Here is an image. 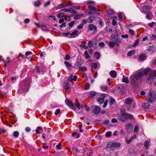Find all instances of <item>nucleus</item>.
<instances>
[{
    "instance_id": "obj_44",
    "label": "nucleus",
    "mask_w": 156,
    "mask_h": 156,
    "mask_svg": "<svg viewBox=\"0 0 156 156\" xmlns=\"http://www.w3.org/2000/svg\"><path fill=\"white\" fill-rule=\"evenodd\" d=\"M96 94V93L94 91H91L90 93V96L91 97H93Z\"/></svg>"
},
{
    "instance_id": "obj_35",
    "label": "nucleus",
    "mask_w": 156,
    "mask_h": 156,
    "mask_svg": "<svg viewBox=\"0 0 156 156\" xmlns=\"http://www.w3.org/2000/svg\"><path fill=\"white\" fill-rule=\"evenodd\" d=\"M144 146L146 149H147L149 146V142L148 140L145 141L144 143Z\"/></svg>"
},
{
    "instance_id": "obj_49",
    "label": "nucleus",
    "mask_w": 156,
    "mask_h": 156,
    "mask_svg": "<svg viewBox=\"0 0 156 156\" xmlns=\"http://www.w3.org/2000/svg\"><path fill=\"white\" fill-rule=\"evenodd\" d=\"M132 140L131 138L129 140H128L127 137H126V141L127 144H129Z\"/></svg>"
},
{
    "instance_id": "obj_30",
    "label": "nucleus",
    "mask_w": 156,
    "mask_h": 156,
    "mask_svg": "<svg viewBox=\"0 0 156 156\" xmlns=\"http://www.w3.org/2000/svg\"><path fill=\"white\" fill-rule=\"evenodd\" d=\"M95 2L93 1H89L87 2V5L89 8V6L90 5L91 6H94V5H95Z\"/></svg>"
},
{
    "instance_id": "obj_42",
    "label": "nucleus",
    "mask_w": 156,
    "mask_h": 156,
    "mask_svg": "<svg viewBox=\"0 0 156 156\" xmlns=\"http://www.w3.org/2000/svg\"><path fill=\"white\" fill-rule=\"evenodd\" d=\"M76 135V138H78L80 137V135L78 134L77 132H73L72 134V136H75Z\"/></svg>"
},
{
    "instance_id": "obj_24",
    "label": "nucleus",
    "mask_w": 156,
    "mask_h": 156,
    "mask_svg": "<svg viewBox=\"0 0 156 156\" xmlns=\"http://www.w3.org/2000/svg\"><path fill=\"white\" fill-rule=\"evenodd\" d=\"M123 78L122 80V81L123 82L128 83L129 82V80H128V77L124 76V75L123 76Z\"/></svg>"
},
{
    "instance_id": "obj_50",
    "label": "nucleus",
    "mask_w": 156,
    "mask_h": 156,
    "mask_svg": "<svg viewBox=\"0 0 156 156\" xmlns=\"http://www.w3.org/2000/svg\"><path fill=\"white\" fill-rule=\"evenodd\" d=\"M75 24L74 21H72L70 22L69 24V26L70 27H72Z\"/></svg>"
},
{
    "instance_id": "obj_11",
    "label": "nucleus",
    "mask_w": 156,
    "mask_h": 156,
    "mask_svg": "<svg viewBox=\"0 0 156 156\" xmlns=\"http://www.w3.org/2000/svg\"><path fill=\"white\" fill-rule=\"evenodd\" d=\"M143 75L144 73L143 72L141 71L139 72L135 76L136 78V80H139L140 79Z\"/></svg>"
},
{
    "instance_id": "obj_43",
    "label": "nucleus",
    "mask_w": 156,
    "mask_h": 156,
    "mask_svg": "<svg viewBox=\"0 0 156 156\" xmlns=\"http://www.w3.org/2000/svg\"><path fill=\"white\" fill-rule=\"evenodd\" d=\"M97 101L99 102L100 104H102L104 101V99L101 98H97Z\"/></svg>"
},
{
    "instance_id": "obj_7",
    "label": "nucleus",
    "mask_w": 156,
    "mask_h": 156,
    "mask_svg": "<svg viewBox=\"0 0 156 156\" xmlns=\"http://www.w3.org/2000/svg\"><path fill=\"white\" fill-rule=\"evenodd\" d=\"M125 127L127 132L130 133L132 131V125L131 123H128L126 124Z\"/></svg>"
},
{
    "instance_id": "obj_1",
    "label": "nucleus",
    "mask_w": 156,
    "mask_h": 156,
    "mask_svg": "<svg viewBox=\"0 0 156 156\" xmlns=\"http://www.w3.org/2000/svg\"><path fill=\"white\" fill-rule=\"evenodd\" d=\"M116 117L118 120L122 122H126L128 120H131L134 119L133 115L132 114L126 113L124 107L120 108V115L117 114Z\"/></svg>"
},
{
    "instance_id": "obj_61",
    "label": "nucleus",
    "mask_w": 156,
    "mask_h": 156,
    "mask_svg": "<svg viewBox=\"0 0 156 156\" xmlns=\"http://www.w3.org/2000/svg\"><path fill=\"white\" fill-rule=\"evenodd\" d=\"M129 31L131 34L133 35H134L135 32L133 30H132L131 29H129Z\"/></svg>"
},
{
    "instance_id": "obj_10",
    "label": "nucleus",
    "mask_w": 156,
    "mask_h": 156,
    "mask_svg": "<svg viewBox=\"0 0 156 156\" xmlns=\"http://www.w3.org/2000/svg\"><path fill=\"white\" fill-rule=\"evenodd\" d=\"M88 29L90 31H96L97 28L96 26L92 24H90L88 27Z\"/></svg>"
},
{
    "instance_id": "obj_26",
    "label": "nucleus",
    "mask_w": 156,
    "mask_h": 156,
    "mask_svg": "<svg viewBox=\"0 0 156 156\" xmlns=\"http://www.w3.org/2000/svg\"><path fill=\"white\" fill-rule=\"evenodd\" d=\"M76 107L77 108L80 109V104H79V102L77 103H75L74 104H73V106H72L73 108H75Z\"/></svg>"
},
{
    "instance_id": "obj_40",
    "label": "nucleus",
    "mask_w": 156,
    "mask_h": 156,
    "mask_svg": "<svg viewBox=\"0 0 156 156\" xmlns=\"http://www.w3.org/2000/svg\"><path fill=\"white\" fill-rule=\"evenodd\" d=\"M93 45V41H88L87 47L88 48H91Z\"/></svg>"
},
{
    "instance_id": "obj_8",
    "label": "nucleus",
    "mask_w": 156,
    "mask_h": 156,
    "mask_svg": "<svg viewBox=\"0 0 156 156\" xmlns=\"http://www.w3.org/2000/svg\"><path fill=\"white\" fill-rule=\"evenodd\" d=\"M23 85L22 86H24L25 87H30V80L29 79H26L23 81Z\"/></svg>"
},
{
    "instance_id": "obj_39",
    "label": "nucleus",
    "mask_w": 156,
    "mask_h": 156,
    "mask_svg": "<svg viewBox=\"0 0 156 156\" xmlns=\"http://www.w3.org/2000/svg\"><path fill=\"white\" fill-rule=\"evenodd\" d=\"M19 134V132L17 131H15L13 133V136L15 138L18 137Z\"/></svg>"
},
{
    "instance_id": "obj_22",
    "label": "nucleus",
    "mask_w": 156,
    "mask_h": 156,
    "mask_svg": "<svg viewBox=\"0 0 156 156\" xmlns=\"http://www.w3.org/2000/svg\"><path fill=\"white\" fill-rule=\"evenodd\" d=\"M64 64L68 69H71L72 65L70 63L67 61H65Z\"/></svg>"
},
{
    "instance_id": "obj_34",
    "label": "nucleus",
    "mask_w": 156,
    "mask_h": 156,
    "mask_svg": "<svg viewBox=\"0 0 156 156\" xmlns=\"http://www.w3.org/2000/svg\"><path fill=\"white\" fill-rule=\"evenodd\" d=\"M116 43L112 41H110L109 43V46L111 48H113L115 46Z\"/></svg>"
},
{
    "instance_id": "obj_58",
    "label": "nucleus",
    "mask_w": 156,
    "mask_h": 156,
    "mask_svg": "<svg viewBox=\"0 0 156 156\" xmlns=\"http://www.w3.org/2000/svg\"><path fill=\"white\" fill-rule=\"evenodd\" d=\"M73 75L72 74H71L69 76V78L68 80V81H71L73 79Z\"/></svg>"
},
{
    "instance_id": "obj_46",
    "label": "nucleus",
    "mask_w": 156,
    "mask_h": 156,
    "mask_svg": "<svg viewBox=\"0 0 156 156\" xmlns=\"http://www.w3.org/2000/svg\"><path fill=\"white\" fill-rule=\"evenodd\" d=\"M64 13L63 12H60L57 15V16L59 18H60L62 17H63L64 16Z\"/></svg>"
},
{
    "instance_id": "obj_55",
    "label": "nucleus",
    "mask_w": 156,
    "mask_h": 156,
    "mask_svg": "<svg viewBox=\"0 0 156 156\" xmlns=\"http://www.w3.org/2000/svg\"><path fill=\"white\" fill-rule=\"evenodd\" d=\"M118 17L120 21L122 20V15L121 13L119 14L118 15Z\"/></svg>"
},
{
    "instance_id": "obj_28",
    "label": "nucleus",
    "mask_w": 156,
    "mask_h": 156,
    "mask_svg": "<svg viewBox=\"0 0 156 156\" xmlns=\"http://www.w3.org/2000/svg\"><path fill=\"white\" fill-rule=\"evenodd\" d=\"M100 55L98 52L96 51L95 52L94 55V56L97 59H98L100 58Z\"/></svg>"
},
{
    "instance_id": "obj_9",
    "label": "nucleus",
    "mask_w": 156,
    "mask_h": 156,
    "mask_svg": "<svg viewBox=\"0 0 156 156\" xmlns=\"http://www.w3.org/2000/svg\"><path fill=\"white\" fill-rule=\"evenodd\" d=\"M89 9L90 10L93 11L94 14H98L99 13L98 11H100V10L97 9L94 6H91L89 5Z\"/></svg>"
},
{
    "instance_id": "obj_20",
    "label": "nucleus",
    "mask_w": 156,
    "mask_h": 156,
    "mask_svg": "<svg viewBox=\"0 0 156 156\" xmlns=\"http://www.w3.org/2000/svg\"><path fill=\"white\" fill-rule=\"evenodd\" d=\"M84 15L81 13H79L76 15H75L74 17V20H78L79 19L80 17L83 16Z\"/></svg>"
},
{
    "instance_id": "obj_51",
    "label": "nucleus",
    "mask_w": 156,
    "mask_h": 156,
    "mask_svg": "<svg viewBox=\"0 0 156 156\" xmlns=\"http://www.w3.org/2000/svg\"><path fill=\"white\" fill-rule=\"evenodd\" d=\"M97 64L96 63H94L92 64L91 65V67L94 69H96L97 67Z\"/></svg>"
},
{
    "instance_id": "obj_52",
    "label": "nucleus",
    "mask_w": 156,
    "mask_h": 156,
    "mask_svg": "<svg viewBox=\"0 0 156 156\" xmlns=\"http://www.w3.org/2000/svg\"><path fill=\"white\" fill-rule=\"evenodd\" d=\"M6 132V131L5 129L0 128V134H4Z\"/></svg>"
},
{
    "instance_id": "obj_21",
    "label": "nucleus",
    "mask_w": 156,
    "mask_h": 156,
    "mask_svg": "<svg viewBox=\"0 0 156 156\" xmlns=\"http://www.w3.org/2000/svg\"><path fill=\"white\" fill-rule=\"evenodd\" d=\"M147 58V56L144 54H140L139 56V59L141 61L146 60Z\"/></svg>"
},
{
    "instance_id": "obj_48",
    "label": "nucleus",
    "mask_w": 156,
    "mask_h": 156,
    "mask_svg": "<svg viewBox=\"0 0 156 156\" xmlns=\"http://www.w3.org/2000/svg\"><path fill=\"white\" fill-rule=\"evenodd\" d=\"M35 70H36L37 72L39 73V72L41 71V69H40V67H39V66H36V67H35Z\"/></svg>"
},
{
    "instance_id": "obj_2",
    "label": "nucleus",
    "mask_w": 156,
    "mask_h": 156,
    "mask_svg": "<svg viewBox=\"0 0 156 156\" xmlns=\"http://www.w3.org/2000/svg\"><path fill=\"white\" fill-rule=\"evenodd\" d=\"M143 72L145 75H147L149 74L148 76L147 79L146 81L149 84H151L156 76V71L154 70H151V69L147 68L144 70Z\"/></svg>"
},
{
    "instance_id": "obj_62",
    "label": "nucleus",
    "mask_w": 156,
    "mask_h": 156,
    "mask_svg": "<svg viewBox=\"0 0 156 156\" xmlns=\"http://www.w3.org/2000/svg\"><path fill=\"white\" fill-rule=\"evenodd\" d=\"M139 130V127L138 126H136L134 128V132H138Z\"/></svg>"
},
{
    "instance_id": "obj_3",
    "label": "nucleus",
    "mask_w": 156,
    "mask_h": 156,
    "mask_svg": "<svg viewBox=\"0 0 156 156\" xmlns=\"http://www.w3.org/2000/svg\"><path fill=\"white\" fill-rule=\"evenodd\" d=\"M147 100L150 102L156 101V93L153 92L152 89H150L149 91V94L147 97Z\"/></svg>"
},
{
    "instance_id": "obj_64",
    "label": "nucleus",
    "mask_w": 156,
    "mask_h": 156,
    "mask_svg": "<svg viewBox=\"0 0 156 156\" xmlns=\"http://www.w3.org/2000/svg\"><path fill=\"white\" fill-rule=\"evenodd\" d=\"M117 120L115 118H113L112 119V122L113 123H115L117 122Z\"/></svg>"
},
{
    "instance_id": "obj_16",
    "label": "nucleus",
    "mask_w": 156,
    "mask_h": 156,
    "mask_svg": "<svg viewBox=\"0 0 156 156\" xmlns=\"http://www.w3.org/2000/svg\"><path fill=\"white\" fill-rule=\"evenodd\" d=\"M150 9L151 7L150 6H145L143 7L142 10L144 12L146 13Z\"/></svg>"
},
{
    "instance_id": "obj_54",
    "label": "nucleus",
    "mask_w": 156,
    "mask_h": 156,
    "mask_svg": "<svg viewBox=\"0 0 156 156\" xmlns=\"http://www.w3.org/2000/svg\"><path fill=\"white\" fill-rule=\"evenodd\" d=\"M90 85L89 83H87L86 86V87L84 88V90H87L89 89Z\"/></svg>"
},
{
    "instance_id": "obj_18",
    "label": "nucleus",
    "mask_w": 156,
    "mask_h": 156,
    "mask_svg": "<svg viewBox=\"0 0 156 156\" xmlns=\"http://www.w3.org/2000/svg\"><path fill=\"white\" fill-rule=\"evenodd\" d=\"M100 111V108L98 106H96L94 109V113L95 114H98Z\"/></svg>"
},
{
    "instance_id": "obj_17",
    "label": "nucleus",
    "mask_w": 156,
    "mask_h": 156,
    "mask_svg": "<svg viewBox=\"0 0 156 156\" xmlns=\"http://www.w3.org/2000/svg\"><path fill=\"white\" fill-rule=\"evenodd\" d=\"M133 100L130 98H127L125 101L124 103L127 105H130L132 102Z\"/></svg>"
},
{
    "instance_id": "obj_5",
    "label": "nucleus",
    "mask_w": 156,
    "mask_h": 156,
    "mask_svg": "<svg viewBox=\"0 0 156 156\" xmlns=\"http://www.w3.org/2000/svg\"><path fill=\"white\" fill-rule=\"evenodd\" d=\"M111 39L112 40L116 43V45L117 46H119V44L121 42L118 36L116 34H112L111 36Z\"/></svg>"
},
{
    "instance_id": "obj_59",
    "label": "nucleus",
    "mask_w": 156,
    "mask_h": 156,
    "mask_svg": "<svg viewBox=\"0 0 156 156\" xmlns=\"http://www.w3.org/2000/svg\"><path fill=\"white\" fill-rule=\"evenodd\" d=\"M151 39L152 40H154L156 39V35L155 34H153L152 36L151 37Z\"/></svg>"
},
{
    "instance_id": "obj_19",
    "label": "nucleus",
    "mask_w": 156,
    "mask_h": 156,
    "mask_svg": "<svg viewBox=\"0 0 156 156\" xmlns=\"http://www.w3.org/2000/svg\"><path fill=\"white\" fill-rule=\"evenodd\" d=\"M22 91L23 93H26L29 90V87H25L24 86H22Z\"/></svg>"
},
{
    "instance_id": "obj_23",
    "label": "nucleus",
    "mask_w": 156,
    "mask_h": 156,
    "mask_svg": "<svg viewBox=\"0 0 156 156\" xmlns=\"http://www.w3.org/2000/svg\"><path fill=\"white\" fill-rule=\"evenodd\" d=\"M152 15L151 12H147L146 17L147 19L149 20H151L152 18Z\"/></svg>"
},
{
    "instance_id": "obj_4",
    "label": "nucleus",
    "mask_w": 156,
    "mask_h": 156,
    "mask_svg": "<svg viewBox=\"0 0 156 156\" xmlns=\"http://www.w3.org/2000/svg\"><path fill=\"white\" fill-rule=\"evenodd\" d=\"M120 146V143L118 142H109L107 145V147L110 148L111 150H114V147H119Z\"/></svg>"
},
{
    "instance_id": "obj_57",
    "label": "nucleus",
    "mask_w": 156,
    "mask_h": 156,
    "mask_svg": "<svg viewBox=\"0 0 156 156\" xmlns=\"http://www.w3.org/2000/svg\"><path fill=\"white\" fill-rule=\"evenodd\" d=\"M112 132L110 131L107 132L106 133V136L107 137L111 136V135Z\"/></svg>"
},
{
    "instance_id": "obj_14",
    "label": "nucleus",
    "mask_w": 156,
    "mask_h": 156,
    "mask_svg": "<svg viewBox=\"0 0 156 156\" xmlns=\"http://www.w3.org/2000/svg\"><path fill=\"white\" fill-rule=\"evenodd\" d=\"M65 102L69 107L72 108V106H73V103L71 100L66 99L65 100Z\"/></svg>"
},
{
    "instance_id": "obj_47",
    "label": "nucleus",
    "mask_w": 156,
    "mask_h": 156,
    "mask_svg": "<svg viewBox=\"0 0 156 156\" xmlns=\"http://www.w3.org/2000/svg\"><path fill=\"white\" fill-rule=\"evenodd\" d=\"M39 67H40L41 72L45 70V68L44 66L43 65H41Z\"/></svg>"
},
{
    "instance_id": "obj_15",
    "label": "nucleus",
    "mask_w": 156,
    "mask_h": 156,
    "mask_svg": "<svg viewBox=\"0 0 156 156\" xmlns=\"http://www.w3.org/2000/svg\"><path fill=\"white\" fill-rule=\"evenodd\" d=\"M110 76L113 78H115L117 75L116 72L115 70H112L110 72Z\"/></svg>"
},
{
    "instance_id": "obj_32",
    "label": "nucleus",
    "mask_w": 156,
    "mask_h": 156,
    "mask_svg": "<svg viewBox=\"0 0 156 156\" xmlns=\"http://www.w3.org/2000/svg\"><path fill=\"white\" fill-rule=\"evenodd\" d=\"M114 12V11L111 9H109L107 11V13L109 15L113 14Z\"/></svg>"
},
{
    "instance_id": "obj_33",
    "label": "nucleus",
    "mask_w": 156,
    "mask_h": 156,
    "mask_svg": "<svg viewBox=\"0 0 156 156\" xmlns=\"http://www.w3.org/2000/svg\"><path fill=\"white\" fill-rule=\"evenodd\" d=\"M140 42V40L139 39H137L135 42L134 43V44H133V45H132V47H135L137 46L139 44V43Z\"/></svg>"
},
{
    "instance_id": "obj_27",
    "label": "nucleus",
    "mask_w": 156,
    "mask_h": 156,
    "mask_svg": "<svg viewBox=\"0 0 156 156\" xmlns=\"http://www.w3.org/2000/svg\"><path fill=\"white\" fill-rule=\"evenodd\" d=\"M95 19V18L93 16H90L87 18L88 22L89 23H92Z\"/></svg>"
},
{
    "instance_id": "obj_13",
    "label": "nucleus",
    "mask_w": 156,
    "mask_h": 156,
    "mask_svg": "<svg viewBox=\"0 0 156 156\" xmlns=\"http://www.w3.org/2000/svg\"><path fill=\"white\" fill-rule=\"evenodd\" d=\"M67 6V5L66 4L62 3L61 4L58 5V6L56 7V9H60L62 8L66 7Z\"/></svg>"
},
{
    "instance_id": "obj_37",
    "label": "nucleus",
    "mask_w": 156,
    "mask_h": 156,
    "mask_svg": "<svg viewBox=\"0 0 156 156\" xmlns=\"http://www.w3.org/2000/svg\"><path fill=\"white\" fill-rule=\"evenodd\" d=\"M109 100V104L110 105H112L115 102L114 99L112 98H110Z\"/></svg>"
},
{
    "instance_id": "obj_31",
    "label": "nucleus",
    "mask_w": 156,
    "mask_h": 156,
    "mask_svg": "<svg viewBox=\"0 0 156 156\" xmlns=\"http://www.w3.org/2000/svg\"><path fill=\"white\" fill-rule=\"evenodd\" d=\"M135 51L134 50H132L130 51H129L127 53V56H131L133 55H134L135 54Z\"/></svg>"
},
{
    "instance_id": "obj_25",
    "label": "nucleus",
    "mask_w": 156,
    "mask_h": 156,
    "mask_svg": "<svg viewBox=\"0 0 156 156\" xmlns=\"http://www.w3.org/2000/svg\"><path fill=\"white\" fill-rule=\"evenodd\" d=\"M41 0H37L35 1L34 3V5L36 7L39 6L41 4Z\"/></svg>"
},
{
    "instance_id": "obj_36",
    "label": "nucleus",
    "mask_w": 156,
    "mask_h": 156,
    "mask_svg": "<svg viewBox=\"0 0 156 156\" xmlns=\"http://www.w3.org/2000/svg\"><path fill=\"white\" fill-rule=\"evenodd\" d=\"M101 89L103 91H105L108 90V87L105 86H102L101 87Z\"/></svg>"
},
{
    "instance_id": "obj_41",
    "label": "nucleus",
    "mask_w": 156,
    "mask_h": 156,
    "mask_svg": "<svg viewBox=\"0 0 156 156\" xmlns=\"http://www.w3.org/2000/svg\"><path fill=\"white\" fill-rule=\"evenodd\" d=\"M79 70H81L83 71H85L87 70V68L85 67H84V66H82V67L79 66Z\"/></svg>"
},
{
    "instance_id": "obj_45",
    "label": "nucleus",
    "mask_w": 156,
    "mask_h": 156,
    "mask_svg": "<svg viewBox=\"0 0 156 156\" xmlns=\"http://www.w3.org/2000/svg\"><path fill=\"white\" fill-rule=\"evenodd\" d=\"M78 33V30H75L70 34V35L71 36L76 35Z\"/></svg>"
},
{
    "instance_id": "obj_29",
    "label": "nucleus",
    "mask_w": 156,
    "mask_h": 156,
    "mask_svg": "<svg viewBox=\"0 0 156 156\" xmlns=\"http://www.w3.org/2000/svg\"><path fill=\"white\" fill-rule=\"evenodd\" d=\"M69 83L67 82L64 83V89L66 90H68L69 89Z\"/></svg>"
},
{
    "instance_id": "obj_38",
    "label": "nucleus",
    "mask_w": 156,
    "mask_h": 156,
    "mask_svg": "<svg viewBox=\"0 0 156 156\" xmlns=\"http://www.w3.org/2000/svg\"><path fill=\"white\" fill-rule=\"evenodd\" d=\"M32 55V52L30 51H27L25 53V55L28 56H29V58H30Z\"/></svg>"
},
{
    "instance_id": "obj_60",
    "label": "nucleus",
    "mask_w": 156,
    "mask_h": 156,
    "mask_svg": "<svg viewBox=\"0 0 156 156\" xmlns=\"http://www.w3.org/2000/svg\"><path fill=\"white\" fill-rule=\"evenodd\" d=\"M80 47H81V48H82L84 49H87L88 48V47H87V46L85 45H84L81 44H80Z\"/></svg>"
},
{
    "instance_id": "obj_6",
    "label": "nucleus",
    "mask_w": 156,
    "mask_h": 156,
    "mask_svg": "<svg viewBox=\"0 0 156 156\" xmlns=\"http://www.w3.org/2000/svg\"><path fill=\"white\" fill-rule=\"evenodd\" d=\"M61 11H64L65 12H69L73 14H76L77 13V12L72 8H70L69 9H62Z\"/></svg>"
},
{
    "instance_id": "obj_12",
    "label": "nucleus",
    "mask_w": 156,
    "mask_h": 156,
    "mask_svg": "<svg viewBox=\"0 0 156 156\" xmlns=\"http://www.w3.org/2000/svg\"><path fill=\"white\" fill-rule=\"evenodd\" d=\"M130 81L133 86H135L136 84V80L135 77L131 76L130 78Z\"/></svg>"
},
{
    "instance_id": "obj_63",
    "label": "nucleus",
    "mask_w": 156,
    "mask_h": 156,
    "mask_svg": "<svg viewBox=\"0 0 156 156\" xmlns=\"http://www.w3.org/2000/svg\"><path fill=\"white\" fill-rule=\"evenodd\" d=\"M73 7L76 10L80 9L81 8L80 6H73Z\"/></svg>"
},
{
    "instance_id": "obj_56",
    "label": "nucleus",
    "mask_w": 156,
    "mask_h": 156,
    "mask_svg": "<svg viewBox=\"0 0 156 156\" xmlns=\"http://www.w3.org/2000/svg\"><path fill=\"white\" fill-rule=\"evenodd\" d=\"M106 95L105 94H101L99 96V98H101L104 99V98L105 97Z\"/></svg>"
},
{
    "instance_id": "obj_53",
    "label": "nucleus",
    "mask_w": 156,
    "mask_h": 156,
    "mask_svg": "<svg viewBox=\"0 0 156 156\" xmlns=\"http://www.w3.org/2000/svg\"><path fill=\"white\" fill-rule=\"evenodd\" d=\"M3 61L4 62V63L7 64V63H9L10 62V59H9V58L8 57H7V59L5 60L4 61V60H3Z\"/></svg>"
}]
</instances>
